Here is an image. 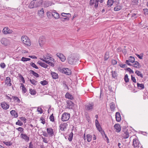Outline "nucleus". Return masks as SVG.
<instances>
[{
	"instance_id": "1",
	"label": "nucleus",
	"mask_w": 148,
	"mask_h": 148,
	"mask_svg": "<svg viewBox=\"0 0 148 148\" xmlns=\"http://www.w3.org/2000/svg\"><path fill=\"white\" fill-rule=\"evenodd\" d=\"M42 2V0H34L31 2L28 7L30 9L38 7L41 5Z\"/></svg>"
},
{
	"instance_id": "2",
	"label": "nucleus",
	"mask_w": 148,
	"mask_h": 148,
	"mask_svg": "<svg viewBox=\"0 0 148 148\" xmlns=\"http://www.w3.org/2000/svg\"><path fill=\"white\" fill-rule=\"evenodd\" d=\"M21 40L22 42L25 45L29 46L31 45V41L28 37L26 36H22Z\"/></svg>"
},
{
	"instance_id": "3",
	"label": "nucleus",
	"mask_w": 148,
	"mask_h": 148,
	"mask_svg": "<svg viewBox=\"0 0 148 148\" xmlns=\"http://www.w3.org/2000/svg\"><path fill=\"white\" fill-rule=\"evenodd\" d=\"M70 117V114L68 113L65 112L62 115L61 120L63 121H68Z\"/></svg>"
},
{
	"instance_id": "4",
	"label": "nucleus",
	"mask_w": 148,
	"mask_h": 148,
	"mask_svg": "<svg viewBox=\"0 0 148 148\" xmlns=\"http://www.w3.org/2000/svg\"><path fill=\"white\" fill-rule=\"evenodd\" d=\"M94 108V104L93 103H87L85 106V109L86 110L89 111H92Z\"/></svg>"
},
{
	"instance_id": "5",
	"label": "nucleus",
	"mask_w": 148,
	"mask_h": 148,
	"mask_svg": "<svg viewBox=\"0 0 148 148\" xmlns=\"http://www.w3.org/2000/svg\"><path fill=\"white\" fill-rule=\"evenodd\" d=\"M100 0H90L89 5L90 6H92L94 5V7L97 8L98 7L99 2Z\"/></svg>"
},
{
	"instance_id": "6",
	"label": "nucleus",
	"mask_w": 148,
	"mask_h": 148,
	"mask_svg": "<svg viewBox=\"0 0 148 148\" xmlns=\"http://www.w3.org/2000/svg\"><path fill=\"white\" fill-rule=\"evenodd\" d=\"M1 44L4 46H7L10 44V40L8 39L3 38L1 40Z\"/></svg>"
},
{
	"instance_id": "7",
	"label": "nucleus",
	"mask_w": 148,
	"mask_h": 148,
	"mask_svg": "<svg viewBox=\"0 0 148 148\" xmlns=\"http://www.w3.org/2000/svg\"><path fill=\"white\" fill-rule=\"evenodd\" d=\"M79 60H77L74 57L71 56L68 57V63L71 64H73L75 63Z\"/></svg>"
},
{
	"instance_id": "8",
	"label": "nucleus",
	"mask_w": 148,
	"mask_h": 148,
	"mask_svg": "<svg viewBox=\"0 0 148 148\" xmlns=\"http://www.w3.org/2000/svg\"><path fill=\"white\" fill-rule=\"evenodd\" d=\"M12 31L8 27H5L3 28L2 32L3 34H11L12 33Z\"/></svg>"
},
{
	"instance_id": "9",
	"label": "nucleus",
	"mask_w": 148,
	"mask_h": 148,
	"mask_svg": "<svg viewBox=\"0 0 148 148\" xmlns=\"http://www.w3.org/2000/svg\"><path fill=\"white\" fill-rule=\"evenodd\" d=\"M1 106L3 109L6 110L9 108L10 106L7 102L4 101L1 103Z\"/></svg>"
},
{
	"instance_id": "10",
	"label": "nucleus",
	"mask_w": 148,
	"mask_h": 148,
	"mask_svg": "<svg viewBox=\"0 0 148 148\" xmlns=\"http://www.w3.org/2000/svg\"><path fill=\"white\" fill-rule=\"evenodd\" d=\"M68 126L66 123H61L59 126L60 129L62 131H64L66 130Z\"/></svg>"
},
{
	"instance_id": "11",
	"label": "nucleus",
	"mask_w": 148,
	"mask_h": 148,
	"mask_svg": "<svg viewBox=\"0 0 148 148\" xmlns=\"http://www.w3.org/2000/svg\"><path fill=\"white\" fill-rule=\"evenodd\" d=\"M20 137L27 142H28L29 140V137L26 134H21L20 135Z\"/></svg>"
},
{
	"instance_id": "12",
	"label": "nucleus",
	"mask_w": 148,
	"mask_h": 148,
	"mask_svg": "<svg viewBox=\"0 0 148 148\" xmlns=\"http://www.w3.org/2000/svg\"><path fill=\"white\" fill-rule=\"evenodd\" d=\"M51 14L56 19H58L60 17L59 14L57 12L56 10H53L51 12Z\"/></svg>"
},
{
	"instance_id": "13",
	"label": "nucleus",
	"mask_w": 148,
	"mask_h": 148,
	"mask_svg": "<svg viewBox=\"0 0 148 148\" xmlns=\"http://www.w3.org/2000/svg\"><path fill=\"white\" fill-rule=\"evenodd\" d=\"M139 142L138 140L136 138H134L132 143V145L134 148L139 147Z\"/></svg>"
},
{
	"instance_id": "14",
	"label": "nucleus",
	"mask_w": 148,
	"mask_h": 148,
	"mask_svg": "<svg viewBox=\"0 0 148 148\" xmlns=\"http://www.w3.org/2000/svg\"><path fill=\"white\" fill-rule=\"evenodd\" d=\"M47 134L50 136H52L54 135L53 129L51 127L47 128Z\"/></svg>"
},
{
	"instance_id": "15",
	"label": "nucleus",
	"mask_w": 148,
	"mask_h": 148,
	"mask_svg": "<svg viewBox=\"0 0 148 148\" xmlns=\"http://www.w3.org/2000/svg\"><path fill=\"white\" fill-rule=\"evenodd\" d=\"M56 55L59 58L62 62H64L65 61L66 58L63 54L58 53L56 54Z\"/></svg>"
},
{
	"instance_id": "16",
	"label": "nucleus",
	"mask_w": 148,
	"mask_h": 148,
	"mask_svg": "<svg viewBox=\"0 0 148 148\" xmlns=\"http://www.w3.org/2000/svg\"><path fill=\"white\" fill-rule=\"evenodd\" d=\"M43 58L46 60H48L49 62H53L54 64V59L52 57L47 56H43Z\"/></svg>"
},
{
	"instance_id": "17",
	"label": "nucleus",
	"mask_w": 148,
	"mask_h": 148,
	"mask_svg": "<svg viewBox=\"0 0 148 148\" xmlns=\"http://www.w3.org/2000/svg\"><path fill=\"white\" fill-rule=\"evenodd\" d=\"M66 103H67V107L69 109H72L74 106V103L71 101H67Z\"/></svg>"
},
{
	"instance_id": "18",
	"label": "nucleus",
	"mask_w": 148,
	"mask_h": 148,
	"mask_svg": "<svg viewBox=\"0 0 148 148\" xmlns=\"http://www.w3.org/2000/svg\"><path fill=\"white\" fill-rule=\"evenodd\" d=\"M45 41V37L43 36H40L39 40V44L40 46L43 45Z\"/></svg>"
},
{
	"instance_id": "19",
	"label": "nucleus",
	"mask_w": 148,
	"mask_h": 148,
	"mask_svg": "<svg viewBox=\"0 0 148 148\" xmlns=\"http://www.w3.org/2000/svg\"><path fill=\"white\" fill-rule=\"evenodd\" d=\"M5 84H7L8 86H10L12 85L11 79L10 77H6Z\"/></svg>"
},
{
	"instance_id": "20",
	"label": "nucleus",
	"mask_w": 148,
	"mask_h": 148,
	"mask_svg": "<svg viewBox=\"0 0 148 148\" xmlns=\"http://www.w3.org/2000/svg\"><path fill=\"white\" fill-rule=\"evenodd\" d=\"M133 64H130V66H132L136 68H139L141 67V65L137 61H136Z\"/></svg>"
},
{
	"instance_id": "21",
	"label": "nucleus",
	"mask_w": 148,
	"mask_h": 148,
	"mask_svg": "<svg viewBox=\"0 0 148 148\" xmlns=\"http://www.w3.org/2000/svg\"><path fill=\"white\" fill-rule=\"evenodd\" d=\"M62 72L68 75H71V71L68 68H63L62 69Z\"/></svg>"
},
{
	"instance_id": "22",
	"label": "nucleus",
	"mask_w": 148,
	"mask_h": 148,
	"mask_svg": "<svg viewBox=\"0 0 148 148\" xmlns=\"http://www.w3.org/2000/svg\"><path fill=\"white\" fill-rule=\"evenodd\" d=\"M114 128L116 129V131L117 132H119L121 130V127L119 124H115L114 126Z\"/></svg>"
},
{
	"instance_id": "23",
	"label": "nucleus",
	"mask_w": 148,
	"mask_h": 148,
	"mask_svg": "<svg viewBox=\"0 0 148 148\" xmlns=\"http://www.w3.org/2000/svg\"><path fill=\"white\" fill-rule=\"evenodd\" d=\"M10 114L14 118H16L18 116V113L14 110H12L10 111Z\"/></svg>"
},
{
	"instance_id": "24",
	"label": "nucleus",
	"mask_w": 148,
	"mask_h": 148,
	"mask_svg": "<svg viewBox=\"0 0 148 148\" xmlns=\"http://www.w3.org/2000/svg\"><path fill=\"white\" fill-rule=\"evenodd\" d=\"M44 13V10L43 8H41L40 10L38 11V15L41 17H43Z\"/></svg>"
},
{
	"instance_id": "25",
	"label": "nucleus",
	"mask_w": 148,
	"mask_h": 148,
	"mask_svg": "<svg viewBox=\"0 0 148 148\" xmlns=\"http://www.w3.org/2000/svg\"><path fill=\"white\" fill-rule=\"evenodd\" d=\"M115 116L116 121L118 122L120 121L121 120V118L120 113L118 112H116Z\"/></svg>"
},
{
	"instance_id": "26",
	"label": "nucleus",
	"mask_w": 148,
	"mask_h": 148,
	"mask_svg": "<svg viewBox=\"0 0 148 148\" xmlns=\"http://www.w3.org/2000/svg\"><path fill=\"white\" fill-rule=\"evenodd\" d=\"M40 59L52 67H53L54 66V63H53V62H49L48 60H46L43 58H40Z\"/></svg>"
},
{
	"instance_id": "27",
	"label": "nucleus",
	"mask_w": 148,
	"mask_h": 148,
	"mask_svg": "<svg viewBox=\"0 0 148 148\" xmlns=\"http://www.w3.org/2000/svg\"><path fill=\"white\" fill-rule=\"evenodd\" d=\"M65 97L66 98L69 99L71 100H72L73 99V96L71 95L69 92H67L65 95Z\"/></svg>"
},
{
	"instance_id": "28",
	"label": "nucleus",
	"mask_w": 148,
	"mask_h": 148,
	"mask_svg": "<svg viewBox=\"0 0 148 148\" xmlns=\"http://www.w3.org/2000/svg\"><path fill=\"white\" fill-rule=\"evenodd\" d=\"M38 63L42 67H43L45 68H47L48 66V65H47V64L42 62L39 61H38Z\"/></svg>"
},
{
	"instance_id": "29",
	"label": "nucleus",
	"mask_w": 148,
	"mask_h": 148,
	"mask_svg": "<svg viewBox=\"0 0 148 148\" xmlns=\"http://www.w3.org/2000/svg\"><path fill=\"white\" fill-rule=\"evenodd\" d=\"M51 74L53 79H56L58 78V75L56 73L53 72H51Z\"/></svg>"
},
{
	"instance_id": "30",
	"label": "nucleus",
	"mask_w": 148,
	"mask_h": 148,
	"mask_svg": "<svg viewBox=\"0 0 148 148\" xmlns=\"http://www.w3.org/2000/svg\"><path fill=\"white\" fill-rule=\"evenodd\" d=\"M115 105L113 102L110 103V108L112 111H114L115 110Z\"/></svg>"
},
{
	"instance_id": "31",
	"label": "nucleus",
	"mask_w": 148,
	"mask_h": 148,
	"mask_svg": "<svg viewBox=\"0 0 148 148\" xmlns=\"http://www.w3.org/2000/svg\"><path fill=\"white\" fill-rule=\"evenodd\" d=\"M137 86L138 88L140 89H143L145 88L144 84H143L137 83Z\"/></svg>"
},
{
	"instance_id": "32",
	"label": "nucleus",
	"mask_w": 148,
	"mask_h": 148,
	"mask_svg": "<svg viewBox=\"0 0 148 148\" xmlns=\"http://www.w3.org/2000/svg\"><path fill=\"white\" fill-rule=\"evenodd\" d=\"M114 0H108L107 2V5L108 7H111L113 5Z\"/></svg>"
},
{
	"instance_id": "33",
	"label": "nucleus",
	"mask_w": 148,
	"mask_h": 148,
	"mask_svg": "<svg viewBox=\"0 0 148 148\" xmlns=\"http://www.w3.org/2000/svg\"><path fill=\"white\" fill-rule=\"evenodd\" d=\"M12 98L13 99L14 101H16L18 103H19L21 102L20 99L17 97L15 96H12Z\"/></svg>"
},
{
	"instance_id": "34",
	"label": "nucleus",
	"mask_w": 148,
	"mask_h": 148,
	"mask_svg": "<svg viewBox=\"0 0 148 148\" xmlns=\"http://www.w3.org/2000/svg\"><path fill=\"white\" fill-rule=\"evenodd\" d=\"M21 84V88H22L23 93H25L27 92V89L25 87L23 83Z\"/></svg>"
},
{
	"instance_id": "35",
	"label": "nucleus",
	"mask_w": 148,
	"mask_h": 148,
	"mask_svg": "<svg viewBox=\"0 0 148 148\" xmlns=\"http://www.w3.org/2000/svg\"><path fill=\"white\" fill-rule=\"evenodd\" d=\"M112 75V77L114 78H115L117 76V74L116 72L115 71H111Z\"/></svg>"
},
{
	"instance_id": "36",
	"label": "nucleus",
	"mask_w": 148,
	"mask_h": 148,
	"mask_svg": "<svg viewBox=\"0 0 148 148\" xmlns=\"http://www.w3.org/2000/svg\"><path fill=\"white\" fill-rule=\"evenodd\" d=\"M30 72V73H32L34 76L36 77H38L39 76V75L37 73H36L33 70H31Z\"/></svg>"
},
{
	"instance_id": "37",
	"label": "nucleus",
	"mask_w": 148,
	"mask_h": 148,
	"mask_svg": "<svg viewBox=\"0 0 148 148\" xmlns=\"http://www.w3.org/2000/svg\"><path fill=\"white\" fill-rule=\"evenodd\" d=\"M61 15L62 16L70 18L71 17V14L70 13H66L64 12L62 13Z\"/></svg>"
},
{
	"instance_id": "38",
	"label": "nucleus",
	"mask_w": 148,
	"mask_h": 148,
	"mask_svg": "<svg viewBox=\"0 0 148 148\" xmlns=\"http://www.w3.org/2000/svg\"><path fill=\"white\" fill-rule=\"evenodd\" d=\"M123 135V137L125 139L129 137V133L128 132V131L126 132H124Z\"/></svg>"
},
{
	"instance_id": "39",
	"label": "nucleus",
	"mask_w": 148,
	"mask_h": 148,
	"mask_svg": "<svg viewBox=\"0 0 148 148\" xmlns=\"http://www.w3.org/2000/svg\"><path fill=\"white\" fill-rule=\"evenodd\" d=\"M135 73L138 76H140L142 78H143V75L140 71H135Z\"/></svg>"
},
{
	"instance_id": "40",
	"label": "nucleus",
	"mask_w": 148,
	"mask_h": 148,
	"mask_svg": "<svg viewBox=\"0 0 148 148\" xmlns=\"http://www.w3.org/2000/svg\"><path fill=\"white\" fill-rule=\"evenodd\" d=\"M60 20L62 22H64L66 21H68L69 20V18L68 17H66L65 18H63L62 17H60L59 18Z\"/></svg>"
},
{
	"instance_id": "41",
	"label": "nucleus",
	"mask_w": 148,
	"mask_h": 148,
	"mask_svg": "<svg viewBox=\"0 0 148 148\" xmlns=\"http://www.w3.org/2000/svg\"><path fill=\"white\" fill-rule=\"evenodd\" d=\"M87 140L88 142H90L91 141L92 139V136L90 134H88L86 135Z\"/></svg>"
},
{
	"instance_id": "42",
	"label": "nucleus",
	"mask_w": 148,
	"mask_h": 148,
	"mask_svg": "<svg viewBox=\"0 0 148 148\" xmlns=\"http://www.w3.org/2000/svg\"><path fill=\"white\" fill-rule=\"evenodd\" d=\"M109 57V52H106L104 56V60L105 61L107 60Z\"/></svg>"
},
{
	"instance_id": "43",
	"label": "nucleus",
	"mask_w": 148,
	"mask_h": 148,
	"mask_svg": "<svg viewBox=\"0 0 148 148\" xmlns=\"http://www.w3.org/2000/svg\"><path fill=\"white\" fill-rule=\"evenodd\" d=\"M73 136V133L71 132L69 135L68 139L69 141H71L72 140Z\"/></svg>"
},
{
	"instance_id": "44",
	"label": "nucleus",
	"mask_w": 148,
	"mask_h": 148,
	"mask_svg": "<svg viewBox=\"0 0 148 148\" xmlns=\"http://www.w3.org/2000/svg\"><path fill=\"white\" fill-rule=\"evenodd\" d=\"M138 0H131V5H137L138 3Z\"/></svg>"
},
{
	"instance_id": "45",
	"label": "nucleus",
	"mask_w": 148,
	"mask_h": 148,
	"mask_svg": "<svg viewBox=\"0 0 148 148\" xmlns=\"http://www.w3.org/2000/svg\"><path fill=\"white\" fill-rule=\"evenodd\" d=\"M29 92L31 95H34L36 93V90L32 89V88L29 89Z\"/></svg>"
},
{
	"instance_id": "46",
	"label": "nucleus",
	"mask_w": 148,
	"mask_h": 148,
	"mask_svg": "<svg viewBox=\"0 0 148 148\" xmlns=\"http://www.w3.org/2000/svg\"><path fill=\"white\" fill-rule=\"evenodd\" d=\"M30 82L34 85H36L37 81L35 80L34 79H31L29 80Z\"/></svg>"
},
{
	"instance_id": "47",
	"label": "nucleus",
	"mask_w": 148,
	"mask_h": 148,
	"mask_svg": "<svg viewBox=\"0 0 148 148\" xmlns=\"http://www.w3.org/2000/svg\"><path fill=\"white\" fill-rule=\"evenodd\" d=\"M144 14L145 16L148 15V9L144 8L143 10Z\"/></svg>"
},
{
	"instance_id": "48",
	"label": "nucleus",
	"mask_w": 148,
	"mask_h": 148,
	"mask_svg": "<svg viewBox=\"0 0 148 148\" xmlns=\"http://www.w3.org/2000/svg\"><path fill=\"white\" fill-rule=\"evenodd\" d=\"M30 65L33 67L35 68L36 69H38V68L36 64L32 62H31L30 64Z\"/></svg>"
},
{
	"instance_id": "49",
	"label": "nucleus",
	"mask_w": 148,
	"mask_h": 148,
	"mask_svg": "<svg viewBox=\"0 0 148 148\" xmlns=\"http://www.w3.org/2000/svg\"><path fill=\"white\" fill-rule=\"evenodd\" d=\"M31 60L30 58H26L23 57L21 59V60L23 62H26L29 61Z\"/></svg>"
},
{
	"instance_id": "50",
	"label": "nucleus",
	"mask_w": 148,
	"mask_h": 148,
	"mask_svg": "<svg viewBox=\"0 0 148 148\" xmlns=\"http://www.w3.org/2000/svg\"><path fill=\"white\" fill-rule=\"evenodd\" d=\"M122 8L120 6H117L114 8V11H118L120 10Z\"/></svg>"
},
{
	"instance_id": "51",
	"label": "nucleus",
	"mask_w": 148,
	"mask_h": 148,
	"mask_svg": "<svg viewBox=\"0 0 148 148\" xmlns=\"http://www.w3.org/2000/svg\"><path fill=\"white\" fill-rule=\"evenodd\" d=\"M95 125L97 130L99 132H100L102 130V129L100 124L96 125Z\"/></svg>"
},
{
	"instance_id": "52",
	"label": "nucleus",
	"mask_w": 148,
	"mask_h": 148,
	"mask_svg": "<svg viewBox=\"0 0 148 148\" xmlns=\"http://www.w3.org/2000/svg\"><path fill=\"white\" fill-rule=\"evenodd\" d=\"M48 82L45 80H44L42 81H41L40 82V83L42 86L46 85L48 84Z\"/></svg>"
},
{
	"instance_id": "53",
	"label": "nucleus",
	"mask_w": 148,
	"mask_h": 148,
	"mask_svg": "<svg viewBox=\"0 0 148 148\" xmlns=\"http://www.w3.org/2000/svg\"><path fill=\"white\" fill-rule=\"evenodd\" d=\"M128 76L127 74H126L125 75L124 77V80L125 82L127 83L129 81V79L128 77Z\"/></svg>"
},
{
	"instance_id": "54",
	"label": "nucleus",
	"mask_w": 148,
	"mask_h": 148,
	"mask_svg": "<svg viewBox=\"0 0 148 148\" xmlns=\"http://www.w3.org/2000/svg\"><path fill=\"white\" fill-rule=\"evenodd\" d=\"M3 143L7 146H10L12 145V143L10 142L4 141Z\"/></svg>"
},
{
	"instance_id": "55",
	"label": "nucleus",
	"mask_w": 148,
	"mask_h": 148,
	"mask_svg": "<svg viewBox=\"0 0 148 148\" xmlns=\"http://www.w3.org/2000/svg\"><path fill=\"white\" fill-rule=\"evenodd\" d=\"M16 125H18L21 126H22L23 125V123L22 122H21L19 120H18L17 122H16Z\"/></svg>"
},
{
	"instance_id": "56",
	"label": "nucleus",
	"mask_w": 148,
	"mask_h": 148,
	"mask_svg": "<svg viewBox=\"0 0 148 148\" xmlns=\"http://www.w3.org/2000/svg\"><path fill=\"white\" fill-rule=\"evenodd\" d=\"M135 59L134 57L132 56H130V62L132 63H134L135 61Z\"/></svg>"
},
{
	"instance_id": "57",
	"label": "nucleus",
	"mask_w": 148,
	"mask_h": 148,
	"mask_svg": "<svg viewBox=\"0 0 148 148\" xmlns=\"http://www.w3.org/2000/svg\"><path fill=\"white\" fill-rule=\"evenodd\" d=\"M136 55L140 59H143V53L140 54V55L136 54Z\"/></svg>"
},
{
	"instance_id": "58",
	"label": "nucleus",
	"mask_w": 148,
	"mask_h": 148,
	"mask_svg": "<svg viewBox=\"0 0 148 148\" xmlns=\"http://www.w3.org/2000/svg\"><path fill=\"white\" fill-rule=\"evenodd\" d=\"M49 119H50L51 121L52 122L54 121V117L53 115V114L51 115L49 117Z\"/></svg>"
},
{
	"instance_id": "59",
	"label": "nucleus",
	"mask_w": 148,
	"mask_h": 148,
	"mask_svg": "<svg viewBox=\"0 0 148 148\" xmlns=\"http://www.w3.org/2000/svg\"><path fill=\"white\" fill-rule=\"evenodd\" d=\"M119 66L121 68H125L127 67V65L126 64H122L121 63H120L119 64Z\"/></svg>"
},
{
	"instance_id": "60",
	"label": "nucleus",
	"mask_w": 148,
	"mask_h": 148,
	"mask_svg": "<svg viewBox=\"0 0 148 148\" xmlns=\"http://www.w3.org/2000/svg\"><path fill=\"white\" fill-rule=\"evenodd\" d=\"M37 111L40 114H41L43 112L41 108H40L39 107L38 108Z\"/></svg>"
},
{
	"instance_id": "61",
	"label": "nucleus",
	"mask_w": 148,
	"mask_h": 148,
	"mask_svg": "<svg viewBox=\"0 0 148 148\" xmlns=\"http://www.w3.org/2000/svg\"><path fill=\"white\" fill-rule=\"evenodd\" d=\"M137 14L135 13H133L132 14V15L131 16V18L132 19H135L137 18V16H136V15Z\"/></svg>"
},
{
	"instance_id": "62",
	"label": "nucleus",
	"mask_w": 148,
	"mask_h": 148,
	"mask_svg": "<svg viewBox=\"0 0 148 148\" xmlns=\"http://www.w3.org/2000/svg\"><path fill=\"white\" fill-rule=\"evenodd\" d=\"M19 76L20 78H21V80L22 82H23V83H25V80L23 76L20 74Z\"/></svg>"
},
{
	"instance_id": "63",
	"label": "nucleus",
	"mask_w": 148,
	"mask_h": 148,
	"mask_svg": "<svg viewBox=\"0 0 148 148\" xmlns=\"http://www.w3.org/2000/svg\"><path fill=\"white\" fill-rule=\"evenodd\" d=\"M16 130H18V131H19V132H23L24 129H23V128L21 127H19L18 128H16Z\"/></svg>"
},
{
	"instance_id": "64",
	"label": "nucleus",
	"mask_w": 148,
	"mask_h": 148,
	"mask_svg": "<svg viewBox=\"0 0 148 148\" xmlns=\"http://www.w3.org/2000/svg\"><path fill=\"white\" fill-rule=\"evenodd\" d=\"M20 119L21 121H23L24 123H26V119L25 117H20Z\"/></svg>"
}]
</instances>
